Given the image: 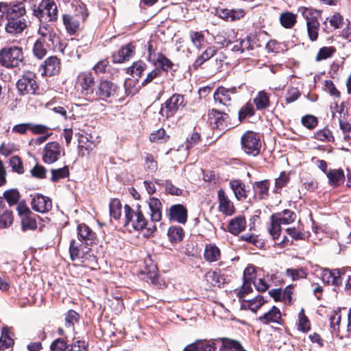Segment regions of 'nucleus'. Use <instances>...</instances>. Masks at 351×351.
<instances>
[{
  "mask_svg": "<svg viewBox=\"0 0 351 351\" xmlns=\"http://www.w3.org/2000/svg\"><path fill=\"white\" fill-rule=\"evenodd\" d=\"M124 226L130 232H132V230L140 231L146 229L148 232L147 235H150L156 230L155 225L148 224L139 205L136 206V209H133L129 205L125 204L124 206Z\"/></svg>",
  "mask_w": 351,
  "mask_h": 351,
  "instance_id": "f257e3e1",
  "label": "nucleus"
},
{
  "mask_svg": "<svg viewBox=\"0 0 351 351\" xmlns=\"http://www.w3.org/2000/svg\"><path fill=\"white\" fill-rule=\"evenodd\" d=\"M299 11L306 21L307 32L310 40L312 41L316 40L319 31L318 19L321 16V12L308 8H301Z\"/></svg>",
  "mask_w": 351,
  "mask_h": 351,
  "instance_id": "f03ea898",
  "label": "nucleus"
},
{
  "mask_svg": "<svg viewBox=\"0 0 351 351\" xmlns=\"http://www.w3.org/2000/svg\"><path fill=\"white\" fill-rule=\"evenodd\" d=\"M23 60V54L21 47H5L0 51V64L6 68L19 67Z\"/></svg>",
  "mask_w": 351,
  "mask_h": 351,
  "instance_id": "7ed1b4c3",
  "label": "nucleus"
},
{
  "mask_svg": "<svg viewBox=\"0 0 351 351\" xmlns=\"http://www.w3.org/2000/svg\"><path fill=\"white\" fill-rule=\"evenodd\" d=\"M95 82L90 71H83L78 74L76 79V86L84 98L90 101L95 88Z\"/></svg>",
  "mask_w": 351,
  "mask_h": 351,
  "instance_id": "20e7f679",
  "label": "nucleus"
},
{
  "mask_svg": "<svg viewBox=\"0 0 351 351\" xmlns=\"http://www.w3.org/2000/svg\"><path fill=\"white\" fill-rule=\"evenodd\" d=\"M241 148L243 152L252 156H256L259 154L261 143L259 135L254 132H246L241 140Z\"/></svg>",
  "mask_w": 351,
  "mask_h": 351,
  "instance_id": "39448f33",
  "label": "nucleus"
},
{
  "mask_svg": "<svg viewBox=\"0 0 351 351\" xmlns=\"http://www.w3.org/2000/svg\"><path fill=\"white\" fill-rule=\"evenodd\" d=\"M34 15L42 20L47 16L50 21H54L58 18V9L53 0H42L38 7L33 10Z\"/></svg>",
  "mask_w": 351,
  "mask_h": 351,
  "instance_id": "423d86ee",
  "label": "nucleus"
},
{
  "mask_svg": "<svg viewBox=\"0 0 351 351\" xmlns=\"http://www.w3.org/2000/svg\"><path fill=\"white\" fill-rule=\"evenodd\" d=\"M87 16L88 13L86 7L84 8V13L80 12L79 8H76L74 15L71 14H64L62 20L66 32L70 35H74L80 28V21H84Z\"/></svg>",
  "mask_w": 351,
  "mask_h": 351,
  "instance_id": "0eeeda50",
  "label": "nucleus"
},
{
  "mask_svg": "<svg viewBox=\"0 0 351 351\" xmlns=\"http://www.w3.org/2000/svg\"><path fill=\"white\" fill-rule=\"evenodd\" d=\"M16 87L21 95L34 94L38 89L36 74L31 71L25 72L17 81Z\"/></svg>",
  "mask_w": 351,
  "mask_h": 351,
  "instance_id": "6e6552de",
  "label": "nucleus"
},
{
  "mask_svg": "<svg viewBox=\"0 0 351 351\" xmlns=\"http://www.w3.org/2000/svg\"><path fill=\"white\" fill-rule=\"evenodd\" d=\"M185 106L184 98L182 95L173 94L162 106L160 114L167 118L173 116L180 108Z\"/></svg>",
  "mask_w": 351,
  "mask_h": 351,
  "instance_id": "1a4fd4ad",
  "label": "nucleus"
},
{
  "mask_svg": "<svg viewBox=\"0 0 351 351\" xmlns=\"http://www.w3.org/2000/svg\"><path fill=\"white\" fill-rule=\"evenodd\" d=\"M117 86L108 80H102L95 86L90 101L98 99L106 100L114 95Z\"/></svg>",
  "mask_w": 351,
  "mask_h": 351,
  "instance_id": "9d476101",
  "label": "nucleus"
},
{
  "mask_svg": "<svg viewBox=\"0 0 351 351\" xmlns=\"http://www.w3.org/2000/svg\"><path fill=\"white\" fill-rule=\"evenodd\" d=\"M25 12V4L23 2L10 4L0 3V16L5 15L6 18H23Z\"/></svg>",
  "mask_w": 351,
  "mask_h": 351,
  "instance_id": "9b49d317",
  "label": "nucleus"
},
{
  "mask_svg": "<svg viewBox=\"0 0 351 351\" xmlns=\"http://www.w3.org/2000/svg\"><path fill=\"white\" fill-rule=\"evenodd\" d=\"M62 148L56 141L47 143L43 149V160L46 164H53L60 157Z\"/></svg>",
  "mask_w": 351,
  "mask_h": 351,
  "instance_id": "f8f14e48",
  "label": "nucleus"
},
{
  "mask_svg": "<svg viewBox=\"0 0 351 351\" xmlns=\"http://www.w3.org/2000/svg\"><path fill=\"white\" fill-rule=\"evenodd\" d=\"M245 14V12L242 8L228 9V8H217L215 10V15L221 19L232 22L243 18Z\"/></svg>",
  "mask_w": 351,
  "mask_h": 351,
  "instance_id": "ddd939ff",
  "label": "nucleus"
},
{
  "mask_svg": "<svg viewBox=\"0 0 351 351\" xmlns=\"http://www.w3.org/2000/svg\"><path fill=\"white\" fill-rule=\"evenodd\" d=\"M32 208L34 210L45 213L49 212L52 208L51 199L41 194H36L32 199Z\"/></svg>",
  "mask_w": 351,
  "mask_h": 351,
  "instance_id": "4468645a",
  "label": "nucleus"
},
{
  "mask_svg": "<svg viewBox=\"0 0 351 351\" xmlns=\"http://www.w3.org/2000/svg\"><path fill=\"white\" fill-rule=\"evenodd\" d=\"M237 88L235 87L227 88L223 86L218 87L213 95L215 101H218L223 106H230L232 96L236 93Z\"/></svg>",
  "mask_w": 351,
  "mask_h": 351,
  "instance_id": "2eb2a0df",
  "label": "nucleus"
},
{
  "mask_svg": "<svg viewBox=\"0 0 351 351\" xmlns=\"http://www.w3.org/2000/svg\"><path fill=\"white\" fill-rule=\"evenodd\" d=\"M217 197L219 202V211L227 216L233 215L235 212L234 204L226 194L223 189H220L218 191Z\"/></svg>",
  "mask_w": 351,
  "mask_h": 351,
  "instance_id": "dca6fc26",
  "label": "nucleus"
},
{
  "mask_svg": "<svg viewBox=\"0 0 351 351\" xmlns=\"http://www.w3.org/2000/svg\"><path fill=\"white\" fill-rule=\"evenodd\" d=\"M169 217L170 220L185 224L188 217L187 209L182 204H174L169 208Z\"/></svg>",
  "mask_w": 351,
  "mask_h": 351,
  "instance_id": "f3484780",
  "label": "nucleus"
},
{
  "mask_svg": "<svg viewBox=\"0 0 351 351\" xmlns=\"http://www.w3.org/2000/svg\"><path fill=\"white\" fill-rule=\"evenodd\" d=\"M258 320L263 324H281V312L278 308L273 306L270 310L258 317Z\"/></svg>",
  "mask_w": 351,
  "mask_h": 351,
  "instance_id": "a211bd4d",
  "label": "nucleus"
},
{
  "mask_svg": "<svg viewBox=\"0 0 351 351\" xmlns=\"http://www.w3.org/2000/svg\"><path fill=\"white\" fill-rule=\"evenodd\" d=\"M40 67L43 75H53L60 70V60L56 56H50L41 64Z\"/></svg>",
  "mask_w": 351,
  "mask_h": 351,
  "instance_id": "6ab92c4d",
  "label": "nucleus"
},
{
  "mask_svg": "<svg viewBox=\"0 0 351 351\" xmlns=\"http://www.w3.org/2000/svg\"><path fill=\"white\" fill-rule=\"evenodd\" d=\"M8 23L5 30L10 34H16L21 33L26 27V21L24 18H6Z\"/></svg>",
  "mask_w": 351,
  "mask_h": 351,
  "instance_id": "aec40b11",
  "label": "nucleus"
},
{
  "mask_svg": "<svg viewBox=\"0 0 351 351\" xmlns=\"http://www.w3.org/2000/svg\"><path fill=\"white\" fill-rule=\"evenodd\" d=\"M322 279L324 282L339 286L341 284V269L330 270L324 269L322 271Z\"/></svg>",
  "mask_w": 351,
  "mask_h": 351,
  "instance_id": "412c9836",
  "label": "nucleus"
},
{
  "mask_svg": "<svg viewBox=\"0 0 351 351\" xmlns=\"http://www.w3.org/2000/svg\"><path fill=\"white\" fill-rule=\"evenodd\" d=\"M90 248L88 247H82L78 245L75 240H72L70 243L69 253L72 261L87 258Z\"/></svg>",
  "mask_w": 351,
  "mask_h": 351,
  "instance_id": "4be33fe9",
  "label": "nucleus"
},
{
  "mask_svg": "<svg viewBox=\"0 0 351 351\" xmlns=\"http://www.w3.org/2000/svg\"><path fill=\"white\" fill-rule=\"evenodd\" d=\"M151 219L153 222L160 221L162 219V203L156 197H151L148 201Z\"/></svg>",
  "mask_w": 351,
  "mask_h": 351,
  "instance_id": "5701e85b",
  "label": "nucleus"
},
{
  "mask_svg": "<svg viewBox=\"0 0 351 351\" xmlns=\"http://www.w3.org/2000/svg\"><path fill=\"white\" fill-rule=\"evenodd\" d=\"M13 222L12 212L6 208L2 198L0 197V229L9 227Z\"/></svg>",
  "mask_w": 351,
  "mask_h": 351,
  "instance_id": "b1692460",
  "label": "nucleus"
},
{
  "mask_svg": "<svg viewBox=\"0 0 351 351\" xmlns=\"http://www.w3.org/2000/svg\"><path fill=\"white\" fill-rule=\"evenodd\" d=\"M77 235L79 240L87 245L91 244L95 238V233L84 223L78 225Z\"/></svg>",
  "mask_w": 351,
  "mask_h": 351,
  "instance_id": "393cba45",
  "label": "nucleus"
},
{
  "mask_svg": "<svg viewBox=\"0 0 351 351\" xmlns=\"http://www.w3.org/2000/svg\"><path fill=\"white\" fill-rule=\"evenodd\" d=\"M134 47L132 44H128L123 46L117 53L113 54V62L115 63H122L128 60L134 53Z\"/></svg>",
  "mask_w": 351,
  "mask_h": 351,
  "instance_id": "a878e982",
  "label": "nucleus"
},
{
  "mask_svg": "<svg viewBox=\"0 0 351 351\" xmlns=\"http://www.w3.org/2000/svg\"><path fill=\"white\" fill-rule=\"evenodd\" d=\"M229 184L237 200L241 201L247 197V191L246 190L245 184L242 181L233 180L230 182Z\"/></svg>",
  "mask_w": 351,
  "mask_h": 351,
  "instance_id": "bb28decb",
  "label": "nucleus"
},
{
  "mask_svg": "<svg viewBox=\"0 0 351 351\" xmlns=\"http://www.w3.org/2000/svg\"><path fill=\"white\" fill-rule=\"evenodd\" d=\"M246 221L242 216H238L231 219L228 225V230L233 234H238L245 230Z\"/></svg>",
  "mask_w": 351,
  "mask_h": 351,
  "instance_id": "cd10ccee",
  "label": "nucleus"
},
{
  "mask_svg": "<svg viewBox=\"0 0 351 351\" xmlns=\"http://www.w3.org/2000/svg\"><path fill=\"white\" fill-rule=\"evenodd\" d=\"M154 182L158 186L165 188V192L169 195L179 196L182 193V190L173 185L169 180L155 179Z\"/></svg>",
  "mask_w": 351,
  "mask_h": 351,
  "instance_id": "c85d7f7f",
  "label": "nucleus"
},
{
  "mask_svg": "<svg viewBox=\"0 0 351 351\" xmlns=\"http://www.w3.org/2000/svg\"><path fill=\"white\" fill-rule=\"evenodd\" d=\"M271 217L278 222L280 224H289L295 219V214L294 212L286 209L281 213L272 215Z\"/></svg>",
  "mask_w": 351,
  "mask_h": 351,
  "instance_id": "c756f323",
  "label": "nucleus"
},
{
  "mask_svg": "<svg viewBox=\"0 0 351 351\" xmlns=\"http://www.w3.org/2000/svg\"><path fill=\"white\" fill-rule=\"evenodd\" d=\"M253 101L258 110H265L270 106L269 95L265 90L259 91Z\"/></svg>",
  "mask_w": 351,
  "mask_h": 351,
  "instance_id": "7c9ffc66",
  "label": "nucleus"
},
{
  "mask_svg": "<svg viewBox=\"0 0 351 351\" xmlns=\"http://www.w3.org/2000/svg\"><path fill=\"white\" fill-rule=\"evenodd\" d=\"M326 175L330 184L333 186H339L345 179L344 172L341 169H330Z\"/></svg>",
  "mask_w": 351,
  "mask_h": 351,
  "instance_id": "2f4dec72",
  "label": "nucleus"
},
{
  "mask_svg": "<svg viewBox=\"0 0 351 351\" xmlns=\"http://www.w3.org/2000/svg\"><path fill=\"white\" fill-rule=\"evenodd\" d=\"M221 252L218 247L213 244H208L205 247L204 256L206 261L212 263L218 261Z\"/></svg>",
  "mask_w": 351,
  "mask_h": 351,
  "instance_id": "473e14b6",
  "label": "nucleus"
},
{
  "mask_svg": "<svg viewBox=\"0 0 351 351\" xmlns=\"http://www.w3.org/2000/svg\"><path fill=\"white\" fill-rule=\"evenodd\" d=\"M253 45L251 43L250 38L241 39L234 43L231 49L234 52L243 53L245 51L252 50Z\"/></svg>",
  "mask_w": 351,
  "mask_h": 351,
  "instance_id": "72a5a7b5",
  "label": "nucleus"
},
{
  "mask_svg": "<svg viewBox=\"0 0 351 351\" xmlns=\"http://www.w3.org/2000/svg\"><path fill=\"white\" fill-rule=\"evenodd\" d=\"M156 62L158 67L164 71H175L173 68L175 66L174 64L161 53L156 54Z\"/></svg>",
  "mask_w": 351,
  "mask_h": 351,
  "instance_id": "f704fd0d",
  "label": "nucleus"
},
{
  "mask_svg": "<svg viewBox=\"0 0 351 351\" xmlns=\"http://www.w3.org/2000/svg\"><path fill=\"white\" fill-rule=\"evenodd\" d=\"M217 52L214 47H208L200 56H199L193 63L194 68L200 66L204 62L211 58Z\"/></svg>",
  "mask_w": 351,
  "mask_h": 351,
  "instance_id": "c9c22d12",
  "label": "nucleus"
},
{
  "mask_svg": "<svg viewBox=\"0 0 351 351\" xmlns=\"http://www.w3.org/2000/svg\"><path fill=\"white\" fill-rule=\"evenodd\" d=\"M167 234L171 242L177 243L183 239L184 231L182 228L180 226H171Z\"/></svg>",
  "mask_w": 351,
  "mask_h": 351,
  "instance_id": "e433bc0d",
  "label": "nucleus"
},
{
  "mask_svg": "<svg viewBox=\"0 0 351 351\" xmlns=\"http://www.w3.org/2000/svg\"><path fill=\"white\" fill-rule=\"evenodd\" d=\"M14 344V339L10 336L7 327H3L0 337V350L7 349Z\"/></svg>",
  "mask_w": 351,
  "mask_h": 351,
  "instance_id": "4c0bfd02",
  "label": "nucleus"
},
{
  "mask_svg": "<svg viewBox=\"0 0 351 351\" xmlns=\"http://www.w3.org/2000/svg\"><path fill=\"white\" fill-rule=\"evenodd\" d=\"M280 21L285 28H291L296 23V15L292 12H286L280 14Z\"/></svg>",
  "mask_w": 351,
  "mask_h": 351,
  "instance_id": "58836bf2",
  "label": "nucleus"
},
{
  "mask_svg": "<svg viewBox=\"0 0 351 351\" xmlns=\"http://www.w3.org/2000/svg\"><path fill=\"white\" fill-rule=\"evenodd\" d=\"M51 177L50 178L51 182H56L60 179H64L69 176V169L68 166H64L59 169H52L51 170Z\"/></svg>",
  "mask_w": 351,
  "mask_h": 351,
  "instance_id": "ea45409f",
  "label": "nucleus"
},
{
  "mask_svg": "<svg viewBox=\"0 0 351 351\" xmlns=\"http://www.w3.org/2000/svg\"><path fill=\"white\" fill-rule=\"evenodd\" d=\"M122 205L119 199H113L109 204L110 215L114 219H120L121 215Z\"/></svg>",
  "mask_w": 351,
  "mask_h": 351,
  "instance_id": "a19ab883",
  "label": "nucleus"
},
{
  "mask_svg": "<svg viewBox=\"0 0 351 351\" xmlns=\"http://www.w3.org/2000/svg\"><path fill=\"white\" fill-rule=\"evenodd\" d=\"M20 197V193L16 189L8 190L3 193V197L6 199L10 206L16 204Z\"/></svg>",
  "mask_w": 351,
  "mask_h": 351,
  "instance_id": "79ce46f5",
  "label": "nucleus"
},
{
  "mask_svg": "<svg viewBox=\"0 0 351 351\" xmlns=\"http://www.w3.org/2000/svg\"><path fill=\"white\" fill-rule=\"evenodd\" d=\"M286 275L291 278L293 281L305 278L306 272L303 268L292 269L288 268L286 270Z\"/></svg>",
  "mask_w": 351,
  "mask_h": 351,
  "instance_id": "37998d69",
  "label": "nucleus"
},
{
  "mask_svg": "<svg viewBox=\"0 0 351 351\" xmlns=\"http://www.w3.org/2000/svg\"><path fill=\"white\" fill-rule=\"evenodd\" d=\"M298 329L303 332H307L310 330V322L304 314L303 308L298 313Z\"/></svg>",
  "mask_w": 351,
  "mask_h": 351,
  "instance_id": "c03bdc74",
  "label": "nucleus"
},
{
  "mask_svg": "<svg viewBox=\"0 0 351 351\" xmlns=\"http://www.w3.org/2000/svg\"><path fill=\"white\" fill-rule=\"evenodd\" d=\"M281 224H280L278 222L276 221L271 217V223L270 225L268 226V231L270 234V235L272 237V239L276 241L278 240L280 236V231H281Z\"/></svg>",
  "mask_w": 351,
  "mask_h": 351,
  "instance_id": "a18cd8bd",
  "label": "nucleus"
},
{
  "mask_svg": "<svg viewBox=\"0 0 351 351\" xmlns=\"http://www.w3.org/2000/svg\"><path fill=\"white\" fill-rule=\"evenodd\" d=\"M44 42L41 39H38L33 47V53L35 57L42 59L47 54V50L44 47Z\"/></svg>",
  "mask_w": 351,
  "mask_h": 351,
  "instance_id": "49530a36",
  "label": "nucleus"
},
{
  "mask_svg": "<svg viewBox=\"0 0 351 351\" xmlns=\"http://www.w3.org/2000/svg\"><path fill=\"white\" fill-rule=\"evenodd\" d=\"M254 188L258 193L260 197L264 198L268 193L269 184L267 180L256 182L254 185Z\"/></svg>",
  "mask_w": 351,
  "mask_h": 351,
  "instance_id": "de8ad7c7",
  "label": "nucleus"
},
{
  "mask_svg": "<svg viewBox=\"0 0 351 351\" xmlns=\"http://www.w3.org/2000/svg\"><path fill=\"white\" fill-rule=\"evenodd\" d=\"M196 351H215V343L213 341H197L195 342Z\"/></svg>",
  "mask_w": 351,
  "mask_h": 351,
  "instance_id": "09e8293b",
  "label": "nucleus"
},
{
  "mask_svg": "<svg viewBox=\"0 0 351 351\" xmlns=\"http://www.w3.org/2000/svg\"><path fill=\"white\" fill-rule=\"evenodd\" d=\"M335 52V49L332 47H322L315 58L316 61L319 62L323 60H326L331 57Z\"/></svg>",
  "mask_w": 351,
  "mask_h": 351,
  "instance_id": "8fccbe9b",
  "label": "nucleus"
},
{
  "mask_svg": "<svg viewBox=\"0 0 351 351\" xmlns=\"http://www.w3.org/2000/svg\"><path fill=\"white\" fill-rule=\"evenodd\" d=\"M256 278V271L253 266L247 267L243 271V286L244 289L247 285H250L251 282Z\"/></svg>",
  "mask_w": 351,
  "mask_h": 351,
  "instance_id": "3c124183",
  "label": "nucleus"
},
{
  "mask_svg": "<svg viewBox=\"0 0 351 351\" xmlns=\"http://www.w3.org/2000/svg\"><path fill=\"white\" fill-rule=\"evenodd\" d=\"M265 302L263 297L258 295L256 298L249 300L247 301V306L249 309L256 313Z\"/></svg>",
  "mask_w": 351,
  "mask_h": 351,
  "instance_id": "603ef678",
  "label": "nucleus"
},
{
  "mask_svg": "<svg viewBox=\"0 0 351 351\" xmlns=\"http://www.w3.org/2000/svg\"><path fill=\"white\" fill-rule=\"evenodd\" d=\"M206 280L213 286L220 287L223 278L215 271H208L205 274Z\"/></svg>",
  "mask_w": 351,
  "mask_h": 351,
  "instance_id": "864d4df0",
  "label": "nucleus"
},
{
  "mask_svg": "<svg viewBox=\"0 0 351 351\" xmlns=\"http://www.w3.org/2000/svg\"><path fill=\"white\" fill-rule=\"evenodd\" d=\"M21 226L23 230H35L37 228V223L36 219L29 215H25L22 217Z\"/></svg>",
  "mask_w": 351,
  "mask_h": 351,
  "instance_id": "5fc2aeb1",
  "label": "nucleus"
},
{
  "mask_svg": "<svg viewBox=\"0 0 351 351\" xmlns=\"http://www.w3.org/2000/svg\"><path fill=\"white\" fill-rule=\"evenodd\" d=\"M315 138L317 140L327 142H330L334 140L331 131L326 128L317 131L315 134Z\"/></svg>",
  "mask_w": 351,
  "mask_h": 351,
  "instance_id": "6e6d98bb",
  "label": "nucleus"
},
{
  "mask_svg": "<svg viewBox=\"0 0 351 351\" xmlns=\"http://www.w3.org/2000/svg\"><path fill=\"white\" fill-rule=\"evenodd\" d=\"M254 108L251 104H246L239 112V118L240 121L245 119L247 117H252L254 114Z\"/></svg>",
  "mask_w": 351,
  "mask_h": 351,
  "instance_id": "4d7b16f0",
  "label": "nucleus"
},
{
  "mask_svg": "<svg viewBox=\"0 0 351 351\" xmlns=\"http://www.w3.org/2000/svg\"><path fill=\"white\" fill-rule=\"evenodd\" d=\"M145 64L143 62H134L132 66L128 68L133 77H140L142 72L145 70Z\"/></svg>",
  "mask_w": 351,
  "mask_h": 351,
  "instance_id": "13d9d810",
  "label": "nucleus"
},
{
  "mask_svg": "<svg viewBox=\"0 0 351 351\" xmlns=\"http://www.w3.org/2000/svg\"><path fill=\"white\" fill-rule=\"evenodd\" d=\"M293 288V287L292 285H289L284 290H281V291H278L280 295L279 297H281L280 300L283 301L285 303H291Z\"/></svg>",
  "mask_w": 351,
  "mask_h": 351,
  "instance_id": "bf43d9fd",
  "label": "nucleus"
},
{
  "mask_svg": "<svg viewBox=\"0 0 351 351\" xmlns=\"http://www.w3.org/2000/svg\"><path fill=\"white\" fill-rule=\"evenodd\" d=\"M79 315L73 310L68 311L65 317V326L66 328H72L77 322Z\"/></svg>",
  "mask_w": 351,
  "mask_h": 351,
  "instance_id": "052dcab7",
  "label": "nucleus"
},
{
  "mask_svg": "<svg viewBox=\"0 0 351 351\" xmlns=\"http://www.w3.org/2000/svg\"><path fill=\"white\" fill-rule=\"evenodd\" d=\"M10 165L12 171L18 173H23V163L20 158L18 156H12L10 159Z\"/></svg>",
  "mask_w": 351,
  "mask_h": 351,
  "instance_id": "680f3d73",
  "label": "nucleus"
},
{
  "mask_svg": "<svg viewBox=\"0 0 351 351\" xmlns=\"http://www.w3.org/2000/svg\"><path fill=\"white\" fill-rule=\"evenodd\" d=\"M341 279L346 280V289H351V268L345 267L341 269Z\"/></svg>",
  "mask_w": 351,
  "mask_h": 351,
  "instance_id": "e2e57ef3",
  "label": "nucleus"
},
{
  "mask_svg": "<svg viewBox=\"0 0 351 351\" xmlns=\"http://www.w3.org/2000/svg\"><path fill=\"white\" fill-rule=\"evenodd\" d=\"M51 350L52 351H64L67 349L66 342L63 339H56L51 344Z\"/></svg>",
  "mask_w": 351,
  "mask_h": 351,
  "instance_id": "0e129e2a",
  "label": "nucleus"
},
{
  "mask_svg": "<svg viewBox=\"0 0 351 351\" xmlns=\"http://www.w3.org/2000/svg\"><path fill=\"white\" fill-rule=\"evenodd\" d=\"M191 39L193 44L198 49H200L204 42V36L202 33L193 32L191 33Z\"/></svg>",
  "mask_w": 351,
  "mask_h": 351,
  "instance_id": "69168bd1",
  "label": "nucleus"
},
{
  "mask_svg": "<svg viewBox=\"0 0 351 351\" xmlns=\"http://www.w3.org/2000/svg\"><path fill=\"white\" fill-rule=\"evenodd\" d=\"M302 123L308 129H313L317 124V119L313 115H306L302 118Z\"/></svg>",
  "mask_w": 351,
  "mask_h": 351,
  "instance_id": "338daca9",
  "label": "nucleus"
},
{
  "mask_svg": "<svg viewBox=\"0 0 351 351\" xmlns=\"http://www.w3.org/2000/svg\"><path fill=\"white\" fill-rule=\"evenodd\" d=\"M88 346L86 341L77 340L71 345L69 351H88Z\"/></svg>",
  "mask_w": 351,
  "mask_h": 351,
  "instance_id": "774afa93",
  "label": "nucleus"
}]
</instances>
